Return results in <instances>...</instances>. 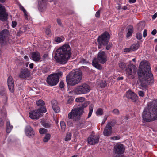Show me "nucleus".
I'll list each match as a JSON object with an SVG mask.
<instances>
[{"label":"nucleus","mask_w":157,"mask_h":157,"mask_svg":"<svg viewBox=\"0 0 157 157\" xmlns=\"http://www.w3.org/2000/svg\"><path fill=\"white\" fill-rule=\"evenodd\" d=\"M150 71V66L148 62H141L138 72L139 80L137 82L140 84V88L144 90H147L148 85L153 81V75Z\"/></svg>","instance_id":"1"},{"label":"nucleus","mask_w":157,"mask_h":157,"mask_svg":"<svg viewBox=\"0 0 157 157\" xmlns=\"http://www.w3.org/2000/svg\"><path fill=\"white\" fill-rule=\"evenodd\" d=\"M71 54L69 45L65 44L56 50L54 58L57 63L64 65L66 64L70 59Z\"/></svg>","instance_id":"2"},{"label":"nucleus","mask_w":157,"mask_h":157,"mask_svg":"<svg viewBox=\"0 0 157 157\" xmlns=\"http://www.w3.org/2000/svg\"><path fill=\"white\" fill-rule=\"evenodd\" d=\"M143 120L150 122L157 119V101L153 100L149 102L146 107L142 114Z\"/></svg>","instance_id":"3"},{"label":"nucleus","mask_w":157,"mask_h":157,"mask_svg":"<svg viewBox=\"0 0 157 157\" xmlns=\"http://www.w3.org/2000/svg\"><path fill=\"white\" fill-rule=\"evenodd\" d=\"M82 77V73L80 70L72 71L66 77L67 83L70 86H75L81 82Z\"/></svg>","instance_id":"4"},{"label":"nucleus","mask_w":157,"mask_h":157,"mask_svg":"<svg viewBox=\"0 0 157 157\" xmlns=\"http://www.w3.org/2000/svg\"><path fill=\"white\" fill-rule=\"evenodd\" d=\"M89 104V102L86 101L82 104L80 107L73 109L69 113L68 118L73 119L75 121H79L80 119L81 115L84 112V109Z\"/></svg>","instance_id":"5"},{"label":"nucleus","mask_w":157,"mask_h":157,"mask_svg":"<svg viewBox=\"0 0 157 157\" xmlns=\"http://www.w3.org/2000/svg\"><path fill=\"white\" fill-rule=\"evenodd\" d=\"M110 38V35L107 32H104L103 34L99 36L97 38V41L98 43V48L101 49L104 47H106V49L107 50L109 49L112 46L111 43H109Z\"/></svg>","instance_id":"6"},{"label":"nucleus","mask_w":157,"mask_h":157,"mask_svg":"<svg viewBox=\"0 0 157 157\" xmlns=\"http://www.w3.org/2000/svg\"><path fill=\"white\" fill-rule=\"evenodd\" d=\"M62 75V73L61 71L50 75L47 78V83L51 86L56 85L59 82L60 77Z\"/></svg>","instance_id":"7"},{"label":"nucleus","mask_w":157,"mask_h":157,"mask_svg":"<svg viewBox=\"0 0 157 157\" xmlns=\"http://www.w3.org/2000/svg\"><path fill=\"white\" fill-rule=\"evenodd\" d=\"M90 91L89 86L86 84H82L75 88L72 92L74 94H86Z\"/></svg>","instance_id":"8"},{"label":"nucleus","mask_w":157,"mask_h":157,"mask_svg":"<svg viewBox=\"0 0 157 157\" xmlns=\"http://www.w3.org/2000/svg\"><path fill=\"white\" fill-rule=\"evenodd\" d=\"M137 70V68L135 65L131 64L128 65L125 69L127 77L130 79L134 78Z\"/></svg>","instance_id":"9"},{"label":"nucleus","mask_w":157,"mask_h":157,"mask_svg":"<svg viewBox=\"0 0 157 157\" xmlns=\"http://www.w3.org/2000/svg\"><path fill=\"white\" fill-rule=\"evenodd\" d=\"M46 112V109L45 107H40L38 109L36 110L31 113H29V117L33 119H37L40 117L41 113H44Z\"/></svg>","instance_id":"10"},{"label":"nucleus","mask_w":157,"mask_h":157,"mask_svg":"<svg viewBox=\"0 0 157 157\" xmlns=\"http://www.w3.org/2000/svg\"><path fill=\"white\" fill-rule=\"evenodd\" d=\"M8 15L5 6L0 4V20L3 21H6Z\"/></svg>","instance_id":"11"},{"label":"nucleus","mask_w":157,"mask_h":157,"mask_svg":"<svg viewBox=\"0 0 157 157\" xmlns=\"http://www.w3.org/2000/svg\"><path fill=\"white\" fill-rule=\"evenodd\" d=\"M8 30L5 29L0 32V45L3 46L6 44V38L9 34Z\"/></svg>","instance_id":"12"},{"label":"nucleus","mask_w":157,"mask_h":157,"mask_svg":"<svg viewBox=\"0 0 157 157\" xmlns=\"http://www.w3.org/2000/svg\"><path fill=\"white\" fill-rule=\"evenodd\" d=\"M101 63L104 64L107 60L105 53L103 51H100L98 54L97 60Z\"/></svg>","instance_id":"13"},{"label":"nucleus","mask_w":157,"mask_h":157,"mask_svg":"<svg viewBox=\"0 0 157 157\" xmlns=\"http://www.w3.org/2000/svg\"><path fill=\"white\" fill-rule=\"evenodd\" d=\"M31 73L27 68H25L22 69L20 72L19 77L22 79H25L27 78L30 76Z\"/></svg>","instance_id":"14"},{"label":"nucleus","mask_w":157,"mask_h":157,"mask_svg":"<svg viewBox=\"0 0 157 157\" xmlns=\"http://www.w3.org/2000/svg\"><path fill=\"white\" fill-rule=\"evenodd\" d=\"M25 132L26 135L29 138L33 137L35 134L33 129L29 125H27L26 127Z\"/></svg>","instance_id":"15"},{"label":"nucleus","mask_w":157,"mask_h":157,"mask_svg":"<svg viewBox=\"0 0 157 157\" xmlns=\"http://www.w3.org/2000/svg\"><path fill=\"white\" fill-rule=\"evenodd\" d=\"M126 97L128 99H130L133 102H135L137 100L138 97L137 95L131 90H128L127 92Z\"/></svg>","instance_id":"16"},{"label":"nucleus","mask_w":157,"mask_h":157,"mask_svg":"<svg viewBox=\"0 0 157 157\" xmlns=\"http://www.w3.org/2000/svg\"><path fill=\"white\" fill-rule=\"evenodd\" d=\"M124 148L122 144H117L114 147V151L116 154H121L124 151Z\"/></svg>","instance_id":"17"},{"label":"nucleus","mask_w":157,"mask_h":157,"mask_svg":"<svg viewBox=\"0 0 157 157\" xmlns=\"http://www.w3.org/2000/svg\"><path fill=\"white\" fill-rule=\"evenodd\" d=\"M99 138L100 136L99 135L95 136H92L88 138L87 141L89 144L94 145L98 142Z\"/></svg>","instance_id":"18"},{"label":"nucleus","mask_w":157,"mask_h":157,"mask_svg":"<svg viewBox=\"0 0 157 157\" xmlns=\"http://www.w3.org/2000/svg\"><path fill=\"white\" fill-rule=\"evenodd\" d=\"M104 135L106 136H109L112 133V127L109 125H106L103 131Z\"/></svg>","instance_id":"19"},{"label":"nucleus","mask_w":157,"mask_h":157,"mask_svg":"<svg viewBox=\"0 0 157 157\" xmlns=\"http://www.w3.org/2000/svg\"><path fill=\"white\" fill-rule=\"evenodd\" d=\"M51 104L52 108L55 112L56 113H59L60 111V109L58 105L57 101L55 100H53L51 101Z\"/></svg>","instance_id":"20"},{"label":"nucleus","mask_w":157,"mask_h":157,"mask_svg":"<svg viewBox=\"0 0 157 157\" xmlns=\"http://www.w3.org/2000/svg\"><path fill=\"white\" fill-rule=\"evenodd\" d=\"M32 59L36 62L39 61L40 59V53L38 52H33L32 53Z\"/></svg>","instance_id":"21"},{"label":"nucleus","mask_w":157,"mask_h":157,"mask_svg":"<svg viewBox=\"0 0 157 157\" xmlns=\"http://www.w3.org/2000/svg\"><path fill=\"white\" fill-rule=\"evenodd\" d=\"M92 65L94 67L98 69L101 70L102 68L101 66L98 63L97 59L96 58L94 59L93 60Z\"/></svg>","instance_id":"22"},{"label":"nucleus","mask_w":157,"mask_h":157,"mask_svg":"<svg viewBox=\"0 0 157 157\" xmlns=\"http://www.w3.org/2000/svg\"><path fill=\"white\" fill-rule=\"evenodd\" d=\"M47 3L41 2H38V8L39 9L42 11V10L44 9L46 6Z\"/></svg>","instance_id":"23"},{"label":"nucleus","mask_w":157,"mask_h":157,"mask_svg":"<svg viewBox=\"0 0 157 157\" xmlns=\"http://www.w3.org/2000/svg\"><path fill=\"white\" fill-rule=\"evenodd\" d=\"M13 128V126L11 125L9 121H7L6 122V131L7 133H9Z\"/></svg>","instance_id":"24"},{"label":"nucleus","mask_w":157,"mask_h":157,"mask_svg":"<svg viewBox=\"0 0 157 157\" xmlns=\"http://www.w3.org/2000/svg\"><path fill=\"white\" fill-rule=\"evenodd\" d=\"M139 47V45L138 43H136L132 44L130 47L131 51H134L137 50Z\"/></svg>","instance_id":"25"},{"label":"nucleus","mask_w":157,"mask_h":157,"mask_svg":"<svg viewBox=\"0 0 157 157\" xmlns=\"http://www.w3.org/2000/svg\"><path fill=\"white\" fill-rule=\"evenodd\" d=\"M9 89L10 91L12 93L14 92V82L8 84Z\"/></svg>","instance_id":"26"},{"label":"nucleus","mask_w":157,"mask_h":157,"mask_svg":"<svg viewBox=\"0 0 157 157\" xmlns=\"http://www.w3.org/2000/svg\"><path fill=\"white\" fill-rule=\"evenodd\" d=\"M36 105L40 107H44L43 106L45 105V102L43 100L40 99L36 102Z\"/></svg>","instance_id":"27"},{"label":"nucleus","mask_w":157,"mask_h":157,"mask_svg":"<svg viewBox=\"0 0 157 157\" xmlns=\"http://www.w3.org/2000/svg\"><path fill=\"white\" fill-rule=\"evenodd\" d=\"M129 27L130 28L128 29V32L127 33L126 36L128 38L132 35V33L133 31L132 29L133 27L131 26H130Z\"/></svg>","instance_id":"28"},{"label":"nucleus","mask_w":157,"mask_h":157,"mask_svg":"<svg viewBox=\"0 0 157 157\" xmlns=\"http://www.w3.org/2000/svg\"><path fill=\"white\" fill-rule=\"evenodd\" d=\"M51 137V135L48 133L46 134L45 137L43 139V141L44 142H47L50 139Z\"/></svg>","instance_id":"29"},{"label":"nucleus","mask_w":157,"mask_h":157,"mask_svg":"<svg viewBox=\"0 0 157 157\" xmlns=\"http://www.w3.org/2000/svg\"><path fill=\"white\" fill-rule=\"evenodd\" d=\"M71 132H69L67 133L66 136V137L64 139V140L65 141H67L70 140L71 139Z\"/></svg>","instance_id":"30"},{"label":"nucleus","mask_w":157,"mask_h":157,"mask_svg":"<svg viewBox=\"0 0 157 157\" xmlns=\"http://www.w3.org/2000/svg\"><path fill=\"white\" fill-rule=\"evenodd\" d=\"M61 128L63 132H64L65 130L66 125L63 121H61L60 123Z\"/></svg>","instance_id":"31"},{"label":"nucleus","mask_w":157,"mask_h":157,"mask_svg":"<svg viewBox=\"0 0 157 157\" xmlns=\"http://www.w3.org/2000/svg\"><path fill=\"white\" fill-rule=\"evenodd\" d=\"M116 124V121L115 119H113L111 121L109 122L107 125L109 124V126L110 127L113 126L115 125Z\"/></svg>","instance_id":"32"},{"label":"nucleus","mask_w":157,"mask_h":157,"mask_svg":"<svg viewBox=\"0 0 157 157\" xmlns=\"http://www.w3.org/2000/svg\"><path fill=\"white\" fill-rule=\"evenodd\" d=\"M119 67L121 69L124 70V69H125L127 66H126V65L124 63L122 62L119 63Z\"/></svg>","instance_id":"33"},{"label":"nucleus","mask_w":157,"mask_h":157,"mask_svg":"<svg viewBox=\"0 0 157 157\" xmlns=\"http://www.w3.org/2000/svg\"><path fill=\"white\" fill-rule=\"evenodd\" d=\"M93 106L92 105H91L89 107V111L88 115L87 118H89L91 115L93 111Z\"/></svg>","instance_id":"34"},{"label":"nucleus","mask_w":157,"mask_h":157,"mask_svg":"<svg viewBox=\"0 0 157 157\" xmlns=\"http://www.w3.org/2000/svg\"><path fill=\"white\" fill-rule=\"evenodd\" d=\"M85 98L83 97H81L76 98L75 101L77 102H83L85 100Z\"/></svg>","instance_id":"35"},{"label":"nucleus","mask_w":157,"mask_h":157,"mask_svg":"<svg viewBox=\"0 0 157 157\" xmlns=\"http://www.w3.org/2000/svg\"><path fill=\"white\" fill-rule=\"evenodd\" d=\"M103 112L102 109L99 108L98 109L96 112V114L98 115H102L103 114Z\"/></svg>","instance_id":"36"},{"label":"nucleus","mask_w":157,"mask_h":157,"mask_svg":"<svg viewBox=\"0 0 157 157\" xmlns=\"http://www.w3.org/2000/svg\"><path fill=\"white\" fill-rule=\"evenodd\" d=\"M107 85L106 82L105 81H102L100 83V86L101 88L105 87Z\"/></svg>","instance_id":"37"},{"label":"nucleus","mask_w":157,"mask_h":157,"mask_svg":"<svg viewBox=\"0 0 157 157\" xmlns=\"http://www.w3.org/2000/svg\"><path fill=\"white\" fill-rule=\"evenodd\" d=\"M113 113L115 115H118L120 114V111L117 109H115L112 111Z\"/></svg>","instance_id":"38"},{"label":"nucleus","mask_w":157,"mask_h":157,"mask_svg":"<svg viewBox=\"0 0 157 157\" xmlns=\"http://www.w3.org/2000/svg\"><path fill=\"white\" fill-rule=\"evenodd\" d=\"M39 132L41 134H44L47 132V130L44 128H41L39 131Z\"/></svg>","instance_id":"39"},{"label":"nucleus","mask_w":157,"mask_h":157,"mask_svg":"<svg viewBox=\"0 0 157 157\" xmlns=\"http://www.w3.org/2000/svg\"><path fill=\"white\" fill-rule=\"evenodd\" d=\"M42 124L44 127L46 128H49L51 126V124H49L48 123H47L44 122H42Z\"/></svg>","instance_id":"40"},{"label":"nucleus","mask_w":157,"mask_h":157,"mask_svg":"<svg viewBox=\"0 0 157 157\" xmlns=\"http://www.w3.org/2000/svg\"><path fill=\"white\" fill-rule=\"evenodd\" d=\"M136 38L138 40H140L142 38V34L141 33H137L136 35Z\"/></svg>","instance_id":"41"},{"label":"nucleus","mask_w":157,"mask_h":157,"mask_svg":"<svg viewBox=\"0 0 157 157\" xmlns=\"http://www.w3.org/2000/svg\"><path fill=\"white\" fill-rule=\"evenodd\" d=\"M79 63L82 64L87 63H88V61L86 59L82 58L81 59Z\"/></svg>","instance_id":"42"},{"label":"nucleus","mask_w":157,"mask_h":157,"mask_svg":"<svg viewBox=\"0 0 157 157\" xmlns=\"http://www.w3.org/2000/svg\"><path fill=\"white\" fill-rule=\"evenodd\" d=\"M14 81H13V78L11 76H10L8 78L7 80V83L8 84L12 83V82H13Z\"/></svg>","instance_id":"43"},{"label":"nucleus","mask_w":157,"mask_h":157,"mask_svg":"<svg viewBox=\"0 0 157 157\" xmlns=\"http://www.w3.org/2000/svg\"><path fill=\"white\" fill-rule=\"evenodd\" d=\"M45 33L47 35H49L51 34V32L49 28H47L46 29Z\"/></svg>","instance_id":"44"},{"label":"nucleus","mask_w":157,"mask_h":157,"mask_svg":"<svg viewBox=\"0 0 157 157\" xmlns=\"http://www.w3.org/2000/svg\"><path fill=\"white\" fill-rule=\"evenodd\" d=\"M120 136H117L113 137H110V139L113 140H118L120 139Z\"/></svg>","instance_id":"45"},{"label":"nucleus","mask_w":157,"mask_h":157,"mask_svg":"<svg viewBox=\"0 0 157 157\" xmlns=\"http://www.w3.org/2000/svg\"><path fill=\"white\" fill-rule=\"evenodd\" d=\"M20 9L22 10L24 12L25 16H27V12L25 10L24 8V7L22 6H21Z\"/></svg>","instance_id":"46"},{"label":"nucleus","mask_w":157,"mask_h":157,"mask_svg":"<svg viewBox=\"0 0 157 157\" xmlns=\"http://www.w3.org/2000/svg\"><path fill=\"white\" fill-rule=\"evenodd\" d=\"M20 29H21V32H25L27 30V27L26 26H23L21 27Z\"/></svg>","instance_id":"47"},{"label":"nucleus","mask_w":157,"mask_h":157,"mask_svg":"<svg viewBox=\"0 0 157 157\" xmlns=\"http://www.w3.org/2000/svg\"><path fill=\"white\" fill-rule=\"evenodd\" d=\"M55 41L57 42H61L62 39L59 37H56L55 39Z\"/></svg>","instance_id":"48"},{"label":"nucleus","mask_w":157,"mask_h":157,"mask_svg":"<svg viewBox=\"0 0 157 157\" xmlns=\"http://www.w3.org/2000/svg\"><path fill=\"white\" fill-rule=\"evenodd\" d=\"M138 95L140 96L143 97L144 96V93L142 91H139L138 92Z\"/></svg>","instance_id":"49"},{"label":"nucleus","mask_w":157,"mask_h":157,"mask_svg":"<svg viewBox=\"0 0 157 157\" xmlns=\"http://www.w3.org/2000/svg\"><path fill=\"white\" fill-rule=\"evenodd\" d=\"M6 96V93L4 90H2L0 91V96Z\"/></svg>","instance_id":"50"},{"label":"nucleus","mask_w":157,"mask_h":157,"mask_svg":"<svg viewBox=\"0 0 157 157\" xmlns=\"http://www.w3.org/2000/svg\"><path fill=\"white\" fill-rule=\"evenodd\" d=\"M59 87L61 88H63L64 87V84L63 81H60L59 84Z\"/></svg>","instance_id":"51"},{"label":"nucleus","mask_w":157,"mask_h":157,"mask_svg":"<svg viewBox=\"0 0 157 157\" xmlns=\"http://www.w3.org/2000/svg\"><path fill=\"white\" fill-rule=\"evenodd\" d=\"M147 30L146 29H145L143 33V36L144 37H145L147 34Z\"/></svg>","instance_id":"52"},{"label":"nucleus","mask_w":157,"mask_h":157,"mask_svg":"<svg viewBox=\"0 0 157 157\" xmlns=\"http://www.w3.org/2000/svg\"><path fill=\"white\" fill-rule=\"evenodd\" d=\"M17 25V22L14 21H12V26L13 27H15Z\"/></svg>","instance_id":"53"},{"label":"nucleus","mask_w":157,"mask_h":157,"mask_svg":"<svg viewBox=\"0 0 157 157\" xmlns=\"http://www.w3.org/2000/svg\"><path fill=\"white\" fill-rule=\"evenodd\" d=\"M48 56V55L47 54H45L43 56V59L44 60H45V59L47 58Z\"/></svg>","instance_id":"54"},{"label":"nucleus","mask_w":157,"mask_h":157,"mask_svg":"<svg viewBox=\"0 0 157 157\" xmlns=\"http://www.w3.org/2000/svg\"><path fill=\"white\" fill-rule=\"evenodd\" d=\"M57 21L58 24L61 26H63V25L61 22L60 20L59 19H57Z\"/></svg>","instance_id":"55"},{"label":"nucleus","mask_w":157,"mask_h":157,"mask_svg":"<svg viewBox=\"0 0 157 157\" xmlns=\"http://www.w3.org/2000/svg\"><path fill=\"white\" fill-rule=\"evenodd\" d=\"M49 71V69L48 68H44L43 70V73H45L48 72Z\"/></svg>","instance_id":"56"},{"label":"nucleus","mask_w":157,"mask_h":157,"mask_svg":"<svg viewBox=\"0 0 157 157\" xmlns=\"http://www.w3.org/2000/svg\"><path fill=\"white\" fill-rule=\"evenodd\" d=\"M73 101V99L72 98H70L68 99L67 101V103L68 104H70Z\"/></svg>","instance_id":"57"},{"label":"nucleus","mask_w":157,"mask_h":157,"mask_svg":"<svg viewBox=\"0 0 157 157\" xmlns=\"http://www.w3.org/2000/svg\"><path fill=\"white\" fill-rule=\"evenodd\" d=\"M131 51L130 48H126L124 50V51L125 52H128Z\"/></svg>","instance_id":"58"},{"label":"nucleus","mask_w":157,"mask_h":157,"mask_svg":"<svg viewBox=\"0 0 157 157\" xmlns=\"http://www.w3.org/2000/svg\"><path fill=\"white\" fill-rule=\"evenodd\" d=\"M107 117L106 116H105L104 117L103 120L102 121V122L101 123V125L103 124L105 122L106 120L107 119Z\"/></svg>","instance_id":"59"},{"label":"nucleus","mask_w":157,"mask_h":157,"mask_svg":"<svg viewBox=\"0 0 157 157\" xmlns=\"http://www.w3.org/2000/svg\"><path fill=\"white\" fill-rule=\"evenodd\" d=\"M95 16L96 17L99 18L100 17V11L98 10L97 11L95 14Z\"/></svg>","instance_id":"60"},{"label":"nucleus","mask_w":157,"mask_h":157,"mask_svg":"<svg viewBox=\"0 0 157 157\" xmlns=\"http://www.w3.org/2000/svg\"><path fill=\"white\" fill-rule=\"evenodd\" d=\"M157 33V30L156 29H154L151 33V34L153 35H155Z\"/></svg>","instance_id":"61"},{"label":"nucleus","mask_w":157,"mask_h":157,"mask_svg":"<svg viewBox=\"0 0 157 157\" xmlns=\"http://www.w3.org/2000/svg\"><path fill=\"white\" fill-rule=\"evenodd\" d=\"M23 85L22 84H20L18 86V89L19 90H22Z\"/></svg>","instance_id":"62"},{"label":"nucleus","mask_w":157,"mask_h":157,"mask_svg":"<svg viewBox=\"0 0 157 157\" xmlns=\"http://www.w3.org/2000/svg\"><path fill=\"white\" fill-rule=\"evenodd\" d=\"M157 17V13H156L155 14L153 15L152 18L153 19H155Z\"/></svg>","instance_id":"63"},{"label":"nucleus","mask_w":157,"mask_h":157,"mask_svg":"<svg viewBox=\"0 0 157 157\" xmlns=\"http://www.w3.org/2000/svg\"><path fill=\"white\" fill-rule=\"evenodd\" d=\"M23 33L24 32H21V29H20L19 31L17 33V35L18 36H20L21 34L22 33Z\"/></svg>","instance_id":"64"}]
</instances>
